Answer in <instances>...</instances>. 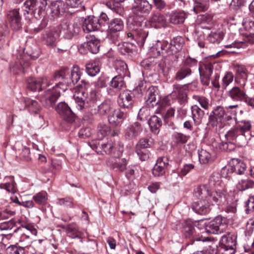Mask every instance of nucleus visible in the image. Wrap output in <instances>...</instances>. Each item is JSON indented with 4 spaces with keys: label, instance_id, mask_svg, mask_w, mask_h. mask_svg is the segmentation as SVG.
Returning a JSON list of instances; mask_svg holds the SVG:
<instances>
[{
    "label": "nucleus",
    "instance_id": "nucleus-46",
    "mask_svg": "<svg viewBox=\"0 0 254 254\" xmlns=\"http://www.w3.org/2000/svg\"><path fill=\"white\" fill-rule=\"evenodd\" d=\"M235 122L236 123L235 128L237 130L245 132L250 130L251 128V124L248 121H237L235 120Z\"/></svg>",
    "mask_w": 254,
    "mask_h": 254
},
{
    "label": "nucleus",
    "instance_id": "nucleus-10",
    "mask_svg": "<svg viewBox=\"0 0 254 254\" xmlns=\"http://www.w3.org/2000/svg\"><path fill=\"white\" fill-rule=\"evenodd\" d=\"M60 37V32L57 30H52L43 34L42 42L49 48H55Z\"/></svg>",
    "mask_w": 254,
    "mask_h": 254
},
{
    "label": "nucleus",
    "instance_id": "nucleus-2",
    "mask_svg": "<svg viewBox=\"0 0 254 254\" xmlns=\"http://www.w3.org/2000/svg\"><path fill=\"white\" fill-rule=\"evenodd\" d=\"M183 46L182 39L176 37L172 39L170 44L165 40H158L156 44L151 47V52L154 57L162 55H172L179 52Z\"/></svg>",
    "mask_w": 254,
    "mask_h": 254
},
{
    "label": "nucleus",
    "instance_id": "nucleus-31",
    "mask_svg": "<svg viewBox=\"0 0 254 254\" xmlns=\"http://www.w3.org/2000/svg\"><path fill=\"white\" fill-rule=\"evenodd\" d=\"M78 32V27L75 28L73 24L65 23L62 26L61 33L64 34L65 38L70 39L74 33Z\"/></svg>",
    "mask_w": 254,
    "mask_h": 254
},
{
    "label": "nucleus",
    "instance_id": "nucleus-40",
    "mask_svg": "<svg viewBox=\"0 0 254 254\" xmlns=\"http://www.w3.org/2000/svg\"><path fill=\"white\" fill-rule=\"evenodd\" d=\"M215 224L218 226L219 233L224 232L228 227V220L226 218L221 216H218L214 219Z\"/></svg>",
    "mask_w": 254,
    "mask_h": 254
},
{
    "label": "nucleus",
    "instance_id": "nucleus-45",
    "mask_svg": "<svg viewBox=\"0 0 254 254\" xmlns=\"http://www.w3.org/2000/svg\"><path fill=\"white\" fill-rule=\"evenodd\" d=\"M110 131V127L105 123H100L98 125L97 131V139L99 140L103 139Z\"/></svg>",
    "mask_w": 254,
    "mask_h": 254
},
{
    "label": "nucleus",
    "instance_id": "nucleus-28",
    "mask_svg": "<svg viewBox=\"0 0 254 254\" xmlns=\"http://www.w3.org/2000/svg\"><path fill=\"white\" fill-rule=\"evenodd\" d=\"M191 117L194 125L199 126L202 123V120L204 115V112L197 105H193L191 108Z\"/></svg>",
    "mask_w": 254,
    "mask_h": 254
},
{
    "label": "nucleus",
    "instance_id": "nucleus-51",
    "mask_svg": "<svg viewBox=\"0 0 254 254\" xmlns=\"http://www.w3.org/2000/svg\"><path fill=\"white\" fill-rule=\"evenodd\" d=\"M133 47L131 43L123 42L118 45V49L123 55L129 54L132 52Z\"/></svg>",
    "mask_w": 254,
    "mask_h": 254
},
{
    "label": "nucleus",
    "instance_id": "nucleus-43",
    "mask_svg": "<svg viewBox=\"0 0 254 254\" xmlns=\"http://www.w3.org/2000/svg\"><path fill=\"white\" fill-rule=\"evenodd\" d=\"M157 91L154 87H149L147 90V97L146 102L147 104H152V106L157 104L158 101L157 100Z\"/></svg>",
    "mask_w": 254,
    "mask_h": 254
},
{
    "label": "nucleus",
    "instance_id": "nucleus-44",
    "mask_svg": "<svg viewBox=\"0 0 254 254\" xmlns=\"http://www.w3.org/2000/svg\"><path fill=\"white\" fill-rule=\"evenodd\" d=\"M199 160L201 164H207L212 161V157L210 153L207 150L201 149L198 152Z\"/></svg>",
    "mask_w": 254,
    "mask_h": 254
},
{
    "label": "nucleus",
    "instance_id": "nucleus-62",
    "mask_svg": "<svg viewBox=\"0 0 254 254\" xmlns=\"http://www.w3.org/2000/svg\"><path fill=\"white\" fill-rule=\"evenodd\" d=\"M57 203L60 205H65L69 208L73 207V199L69 197L60 198Z\"/></svg>",
    "mask_w": 254,
    "mask_h": 254
},
{
    "label": "nucleus",
    "instance_id": "nucleus-23",
    "mask_svg": "<svg viewBox=\"0 0 254 254\" xmlns=\"http://www.w3.org/2000/svg\"><path fill=\"white\" fill-rule=\"evenodd\" d=\"M151 9V5L146 0L135 3L132 6L133 12L138 15L142 13H148Z\"/></svg>",
    "mask_w": 254,
    "mask_h": 254
},
{
    "label": "nucleus",
    "instance_id": "nucleus-30",
    "mask_svg": "<svg viewBox=\"0 0 254 254\" xmlns=\"http://www.w3.org/2000/svg\"><path fill=\"white\" fill-rule=\"evenodd\" d=\"M149 144H136V152L141 161H145L149 158V151L147 149Z\"/></svg>",
    "mask_w": 254,
    "mask_h": 254
},
{
    "label": "nucleus",
    "instance_id": "nucleus-25",
    "mask_svg": "<svg viewBox=\"0 0 254 254\" xmlns=\"http://www.w3.org/2000/svg\"><path fill=\"white\" fill-rule=\"evenodd\" d=\"M195 226L199 229L205 228V231L209 233L214 234L219 233L218 226L215 224L213 220L209 222L207 224L203 220H200L197 223V225Z\"/></svg>",
    "mask_w": 254,
    "mask_h": 254
},
{
    "label": "nucleus",
    "instance_id": "nucleus-39",
    "mask_svg": "<svg viewBox=\"0 0 254 254\" xmlns=\"http://www.w3.org/2000/svg\"><path fill=\"white\" fill-rule=\"evenodd\" d=\"M25 107L32 114H38L41 109V106L35 100L28 99L25 101Z\"/></svg>",
    "mask_w": 254,
    "mask_h": 254
},
{
    "label": "nucleus",
    "instance_id": "nucleus-64",
    "mask_svg": "<svg viewBox=\"0 0 254 254\" xmlns=\"http://www.w3.org/2000/svg\"><path fill=\"white\" fill-rule=\"evenodd\" d=\"M194 165L192 164H185L181 169L180 172L178 176L182 177L186 176L191 170L193 169Z\"/></svg>",
    "mask_w": 254,
    "mask_h": 254
},
{
    "label": "nucleus",
    "instance_id": "nucleus-61",
    "mask_svg": "<svg viewBox=\"0 0 254 254\" xmlns=\"http://www.w3.org/2000/svg\"><path fill=\"white\" fill-rule=\"evenodd\" d=\"M173 137L177 143H186L188 141L190 136L181 133L176 132L173 134Z\"/></svg>",
    "mask_w": 254,
    "mask_h": 254
},
{
    "label": "nucleus",
    "instance_id": "nucleus-5",
    "mask_svg": "<svg viewBox=\"0 0 254 254\" xmlns=\"http://www.w3.org/2000/svg\"><path fill=\"white\" fill-rule=\"evenodd\" d=\"M123 148V146L118 147L113 153L117 156L110 157L107 161V165L115 171L122 172L126 169L127 163L126 159L119 157L122 155Z\"/></svg>",
    "mask_w": 254,
    "mask_h": 254
},
{
    "label": "nucleus",
    "instance_id": "nucleus-50",
    "mask_svg": "<svg viewBox=\"0 0 254 254\" xmlns=\"http://www.w3.org/2000/svg\"><path fill=\"white\" fill-rule=\"evenodd\" d=\"M86 70L87 74L91 76L96 75L99 72L100 68L96 62H91L86 64Z\"/></svg>",
    "mask_w": 254,
    "mask_h": 254
},
{
    "label": "nucleus",
    "instance_id": "nucleus-9",
    "mask_svg": "<svg viewBox=\"0 0 254 254\" xmlns=\"http://www.w3.org/2000/svg\"><path fill=\"white\" fill-rule=\"evenodd\" d=\"M215 63L213 64L206 62L201 64L198 68L200 76L201 82L204 85L207 86L210 82V78L213 72V68Z\"/></svg>",
    "mask_w": 254,
    "mask_h": 254
},
{
    "label": "nucleus",
    "instance_id": "nucleus-18",
    "mask_svg": "<svg viewBox=\"0 0 254 254\" xmlns=\"http://www.w3.org/2000/svg\"><path fill=\"white\" fill-rule=\"evenodd\" d=\"M100 46V41L95 37H91V39L84 42L80 46L79 50L81 51L83 48L85 50V52L88 51L93 54H96L99 51Z\"/></svg>",
    "mask_w": 254,
    "mask_h": 254
},
{
    "label": "nucleus",
    "instance_id": "nucleus-56",
    "mask_svg": "<svg viewBox=\"0 0 254 254\" xmlns=\"http://www.w3.org/2000/svg\"><path fill=\"white\" fill-rule=\"evenodd\" d=\"M215 146H213L216 148L217 151L233 150L236 147V144H214Z\"/></svg>",
    "mask_w": 254,
    "mask_h": 254
},
{
    "label": "nucleus",
    "instance_id": "nucleus-21",
    "mask_svg": "<svg viewBox=\"0 0 254 254\" xmlns=\"http://www.w3.org/2000/svg\"><path fill=\"white\" fill-rule=\"evenodd\" d=\"M128 38L134 39L137 44L141 47L144 45L145 41L148 35V32L144 30H139L133 32H128L127 34Z\"/></svg>",
    "mask_w": 254,
    "mask_h": 254
},
{
    "label": "nucleus",
    "instance_id": "nucleus-13",
    "mask_svg": "<svg viewBox=\"0 0 254 254\" xmlns=\"http://www.w3.org/2000/svg\"><path fill=\"white\" fill-rule=\"evenodd\" d=\"M88 146L97 154H111L118 147H120V144H88Z\"/></svg>",
    "mask_w": 254,
    "mask_h": 254
},
{
    "label": "nucleus",
    "instance_id": "nucleus-14",
    "mask_svg": "<svg viewBox=\"0 0 254 254\" xmlns=\"http://www.w3.org/2000/svg\"><path fill=\"white\" fill-rule=\"evenodd\" d=\"M212 187L210 186V180L208 184L196 187L193 190L194 197L200 200H208Z\"/></svg>",
    "mask_w": 254,
    "mask_h": 254
},
{
    "label": "nucleus",
    "instance_id": "nucleus-33",
    "mask_svg": "<svg viewBox=\"0 0 254 254\" xmlns=\"http://www.w3.org/2000/svg\"><path fill=\"white\" fill-rule=\"evenodd\" d=\"M37 5L35 12V17L39 19L45 14V9L47 5V0H36Z\"/></svg>",
    "mask_w": 254,
    "mask_h": 254
},
{
    "label": "nucleus",
    "instance_id": "nucleus-32",
    "mask_svg": "<svg viewBox=\"0 0 254 254\" xmlns=\"http://www.w3.org/2000/svg\"><path fill=\"white\" fill-rule=\"evenodd\" d=\"M254 188V181L249 178H243L239 180L236 184V188L240 191Z\"/></svg>",
    "mask_w": 254,
    "mask_h": 254
},
{
    "label": "nucleus",
    "instance_id": "nucleus-7",
    "mask_svg": "<svg viewBox=\"0 0 254 254\" xmlns=\"http://www.w3.org/2000/svg\"><path fill=\"white\" fill-rule=\"evenodd\" d=\"M225 111L222 106L216 107L211 113L209 117V123L213 127H221L224 122Z\"/></svg>",
    "mask_w": 254,
    "mask_h": 254
},
{
    "label": "nucleus",
    "instance_id": "nucleus-38",
    "mask_svg": "<svg viewBox=\"0 0 254 254\" xmlns=\"http://www.w3.org/2000/svg\"><path fill=\"white\" fill-rule=\"evenodd\" d=\"M209 5V0H197L194 1L193 9L196 13H197L207 10Z\"/></svg>",
    "mask_w": 254,
    "mask_h": 254
},
{
    "label": "nucleus",
    "instance_id": "nucleus-34",
    "mask_svg": "<svg viewBox=\"0 0 254 254\" xmlns=\"http://www.w3.org/2000/svg\"><path fill=\"white\" fill-rule=\"evenodd\" d=\"M125 118L124 114L120 110H116L109 117V122L112 126L118 125Z\"/></svg>",
    "mask_w": 254,
    "mask_h": 254
},
{
    "label": "nucleus",
    "instance_id": "nucleus-22",
    "mask_svg": "<svg viewBox=\"0 0 254 254\" xmlns=\"http://www.w3.org/2000/svg\"><path fill=\"white\" fill-rule=\"evenodd\" d=\"M132 93L130 91L125 90L120 93L118 99V103L121 107L129 108L133 103Z\"/></svg>",
    "mask_w": 254,
    "mask_h": 254
},
{
    "label": "nucleus",
    "instance_id": "nucleus-27",
    "mask_svg": "<svg viewBox=\"0 0 254 254\" xmlns=\"http://www.w3.org/2000/svg\"><path fill=\"white\" fill-rule=\"evenodd\" d=\"M236 70V78L235 81L237 83H240L239 80V78L243 80V83L241 84L242 86L244 87L246 85V81L248 78V70L244 65H237L235 66Z\"/></svg>",
    "mask_w": 254,
    "mask_h": 254
},
{
    "label": "nucleus",
    "instance_id": "nucleus-24",
    "mask_svg": "<svg viewBox=\"0 0 254 254\" xmlns=\"http://www.w3.org/2000/svg\"><path fill=\"white\" fill-rule=\"evenodd\" d=\"M232 171L237 174L243 175L247 169V165L238 159L233 158L229 162Z\"/></svg>",
    "mask_w": 254,
    "mask_h": 254
},
{
    "label": "nucleus",
    "instance_id": "nucleus-35",
    "mask_svg": "<svg viewBox=\"0 0 254 254\" xmlns=\"http://www.w3.org/2000/svg\"><path fill=\"white\" fill-rule=\"evenodd\" d=\"M163 158H159L153 169L152 173L155 176L162 175L165 173V168L167 165Z\"/></svg>",
    "mask_w": 254,
    "mask_h": 254
},
{
    "label": "nucleus",
    "instance_id": "nucleus-48",
    "mask_svg": "<svg viewBox=\"0 0 254 254\" xmlns=\"http://www.w3.org/2000/svg\"><path fill=\"white\" fill-rule=\"evenodd\" d=\"M173 93L177 95L178 98L185 100L187 98L186 87L179 84L174 85Z\"/></svg>",
    "mask_w": 254,
    "mask_h": 254
},
{
    "label": "nucleus",
    "instance_id": "nucleus-53",
    "mask_svg": "<svg viewBox=\"0 0 254 254\" xmlns=\"http://www.w3.org/2000/svg\"><path fill=\"white\" fill-rule=\"evenodd\" d=\"M33 199L38 204L44 205L48 199V195L46 192H40L33 196Z\"/></svg>",
    "mask_w": 254,
    "mask_h": 254
},
{
    "label": "nucleus",
    "instance_id": "nucleus-37",
    "mask_svg": "<svg viewBox=\"0 0 254 254\" xmlns=\"http://www.w3.org/2000/svg\"><path fill=\"white\" fill-rule=\"evenodd\" d=\"M125 84L124 77L121 75L115 76L110 82V86L116 92L120 91L125 86Z\"/></svg>",
    "mask_w": 254,
    "mask_h": 254
},
{
    "label": "nucleus",
    "instance_id": "nucleus-58",
    "mask_svg": "<svg viewBox=\"0 0 254 254\" xmlns=\"http://www.w3.org/2000/svg\"><path fill=\"white\" fill-rule=\"evenodd\" d=\"M117 69L120 73V75L123 77L127 73L128 68L127 64L124 61H118L116 63Z\"/></svg>",
    "mask_w": 254,
    "mask_h": 254
},
{
    "label": "nucleus",
    "instance_id": "nucleus-52",
    "mask_svg": "<svg viewBox=\"0 0 254 254\" xmlns=\"http://www.w3.org/2000/svg\"><path fill=\"white\" fill-rule=\"evenodd\" d=\"M6 254H25L24 248L17 245H10L6 249Z\"/></svg>",
    "mask_w": 254,
    "mask_h": 254
},
{
    "label": "nucleus",
    "instance_id": "nucleus-55",
    "mask_svg": "<svg viewBox=\"0 0 254 254\" xmlns=\"http://www.w3.org/2000/svg\"><path fill=\"white\" fill-rule=\"evenodd\" d=\"M191 71L188 67H182L176 73L175 78L178 80H182L190 75Z\"/></svg>",
    "mask_w": 254,
    "mask_h": 254
},
{
    "label": "nucleus",
    "instance_id": "nucleus-11",
    "mask_svg": "<svg viewBox=\"0 0 254 254\" xmlns=\"http://www.w3.org/2000/svg\"><path fill=\"white\" fill-rule=\"evenodd\" d=\"M7 19L14 30H19L22 26L21 18L17 9H11L7 13Z\"/></svg>",
    "mask_w": 254,
    "mask_h": 254
},
{
    "label": "nucleus",
    "instance_id": "nucleus-12",
    "mask_svg": "<svg viewBox=\"0 0 254 254\" xmlns=\"http://www.w3.org/2000/svg\"><path fill=\"white\" fill-rule=\"evenodd\" d=\"M220 247L228 254H233L235 253L236 242L235 238L230 234L223 235L220 241Z\"/></svg>",
    "mask_w": 254,
    "mask_h": 254
},
{
    "label": "nucleus",
    "instance_id": "nucleus-47",
    "mask_svg": "<svg viewBox=\"0 0 254 254\" xmlns=\"http://www.w3.org/2000/svg\"><path fill=\"white\" fill-rule=\"evenodd\" d=\"M186 18V13L183 12L172 14L170 17V22L174 24L183 23Z\"/></svg>",
    "mask_w": 254,
    "mask_h": 254
},
{
    "label": "nucleus",
    "instance_id": "nucleus-17",
    "mask_svg": "<svg viewBox=\"0 0 254 254\" xmlns=\"http://www.w3.org/2000/svg\"><path fill=\"white\" fill-rule=\"evenodd\" d=\"M210 202L208 200H200L194 202L192 204V209L199 214H205L210 209Z\"/></svg>",
    "mask_w": 254,
    "mask_h": 254
},
{
    "label": "nucleus",
    "instance_id": "nucleus-57",
    "mask_svg": "<svg viewBox=\"0 0 254 254\" xmlns=\"http://www.w3.org/2000/svg\"><path fill=\"white\" fill-rule=\"evenodd\" d=\"M112 108V104L110 101H106L98 106L99 112L102 115L108 113Z\"/></svg>",
    "mask_w": 254,
    "mask_h": 254
},
{
    "label": "nucleus",
    "instance_id": "nucleus-19",
    "mask_svg": "<svg viewBox=\"0 0 254 254\" xmlns=\"http://www.w3.org/2000/svg\"><path fill=\"white\" fill-rule=\"evenodd\" d=\"M243 88L238 86H234L228 92V96L234 101H242L246 97V92Z\"/></svg>",
    "mask_w": 254,
    "mask_h": 254
},
{
    "label": "nucleus",
    "instance_id": "nucleus-1",
    "mask_svg": "<svg viewBox=\"0 0 254 254\" xmlns=\"http://www.w3.org/2000/svg\"><path fill=\"white\" fill-rule=\"evenodd\" d=\"M80 78V70L78 66H74L72 70L68 68H62L55 73L54 79L58 81L52 90H47L41 98V102L48 108L53 107L61 92L65 91L68 86L75 84Z\"/></svg>",
    "mask_w": 254,
    "mask_h": 254
},
{
    "label": "nucleus",
    "instance_id": "nucleus-41",
    "mask_svg": "<svg viewBox=\"0 0 254 254\" xmlns=\"http://www.w3.org/2000/svg\"><path fill=\"white\" fill-rule=\"evenodd\" d=\"M148 124L151 130L154 133L158 132V129L162 125V122L156 116H152L148 121Z\"/></svg>",
    "mask_w": 254,
    "mask_h": 254
},
{
    "label": "nucleus",
    "instance_id": "nucleus-3",
    "mask_svg": "<svg viewBox=\"0 0 254 254\" xmlns=\"http://www.w3.org/2000/svg\"><path fill=\"white\" fill-rule=\"evenodd\" d=\"M210 186L212 187L208 199L211 204H226L227 191L217 176H212L210 177Z\"/></svg>",
    "mask_w": 254,
    "mask_h": 254
},
{
    "label": "nucleus",
    "instance_id": "nucleus-60",
    "mask_svg": "<svg viewBox=\"0 0 254 254\" xmlns=\"http://www.w3.org/2000/svg\"><path fill=\"white\" fill-rule=\"evenodd\" d=\"M233 74L231 72H228L224 76L222 79V86L226 88L233 80Z\"/></svg>",
    "mask_w": 254,
    "mask_h": 254
},
{
    "label": "nucleus",
    "instance_id": "nucleus-29",
    "mask_svg": "<svg viewBox=\"0 0 254 254\" xmlns=\"http://www.w3.org/2000/svg\"><path fill=\"white\" fill-rule=\"evenodd\" d=\"M124 28L123 21L120 18H114L109 23L108 30L109 33L112 34L122 31Z\"/></svg>",
    "mask_w": 254,
    "mask_h": 254
},
{
    "label": "nucleus",
    "instance_id": "nucleus-42",
    "mask_svg": "<svg viewBox=\"0 0 254 254\" xmlns=\"http://www.w3.org/2000/svg\"><path fill=\"white\" fill-rule=\"evenodd\" d=\"M124 0H117L113 2L110 1L106 3L107 6L114 10L117 14L122 15L124 13V8L122 7L120 2L123 1Z\"/></svg>",
    "mask_w": 254,
    "mask_h": 254
},
{
    "label": "nucleus",
    "instance_id": "nucleus-16",
    "mask_svg": "<svg viewBox=\"0 0 254 254\" xmlns=\"http://www.w3.org/2000/svg\"><path fill=\"white\" fill-rule=\"evenodd\" d=\"M0 189L11 194L15 193L17 187L14 177L11 176L5 177L2 182L0 183Z\"/></svg>",
    "mask_w": 254,
    "mask_h": 254
},
{
    "label": "nucleus",
    "instance_id": "nucleus-4",
    "mask_svg": "<svg viewBox=\"0 0 254 254\" xmlns=\"http://www.w3.org/2000/svg\"><path fill=\"white\" fill-rule=\"evenodd\" d=\"M75 103L79 110H82L88 107H93L97 101V95L94 90L88 92L81 88L75 92L73 95Z\"/></svg>",
    "mask_w": 254,
    "mask_h": 254
},
{
    "label": "nucleus",
    "instance_id": "nucleus-26",
    "mask_svg": "<svg viewBox=\"0 0 254 254\" xmlns=\"http://www.w3.org/2000/svg\"><path fill=\"white\" fill-rule=\"evenodd\" d=\"M142 129L139 123L135 122L128 127L126 131L125 137L127 139L131 140L138 135Z\"/></svg>",
    "mask_w": 254,
    "mask_h": 254
},
{
    "label": "nucleus",
    "instance_id": "nucleus-59",
    "mask_svg": "<svg viewBox=\"0 0 254 254\" xmlns=\"http://www.w3.org/2000/svg\"><path fill=\"white\" fill-rule=\"evenodd\" d=\"M193 99L197 101L200 106L205 110L208 109L209 107L208 99L206 97L198 95H193Z\"/></svg>",
    "mask_w": 254,
    "mask_h": 254
},
{
    "label": "nucleus",
    "instance_id": "nucleus-63",
    "mask_svg": "<svg viewBox=\"0 0 254 254\" xmlns=\"http://www.w3.org/2000/svg\"><path fill=\"white\" fill-rule=\"evenodd\" d=\"M36 0H27L24 3V6L29 9L32 10L35 16V9L36 8Z\"/></svg>",
    "mask_w": 254,
    "mask_h": 254
},
{
    "label": "nucleus",
    "instance_id": "nucleus-49",
    "mask_svg": "<svg viewBox=\"0 0 254 254\" xmlns=\"http://www.w3.org/2000/svg\"><path fill=\"white\" fill-rule=\"evenodd\" d=\"M66 232L67 236L72 239L79 238L81 235L80 232L75 225H69L66 228Z\"/></svg>",
    "mask_w": 254,
    "mask_h": 254
},
{
    "label": "nucleus",
    "instance_id": "nucleus-15",
    "mask_svg": "<svg viewBox=\"0 0 254 254\" xmlns=\"http://www.w3.org/2000/svg\"><path fill=\"white\" fill-rule=\"evenodd\" d=\"M149 22L150 25L155 28L165 27L167 25L166 17L160 13L153 14L150 18Z\"/></svg>",
    "mask_w": 254,
    "mask_h": 254
},
{
    "label": "nucleus",
    "instance_id": "nucleus-36",
    "mask_svg": "<svg viewBox=\"0 0 254 254\" xmlns=\"http://www.w3.org/2000/svg\"><path fill=\"white\" fill-rule=\"evenodd\" d=\"M207 38L210 43L218 44L223 38V33L220 29L215 30L210 33Z\"/></svg>",
    "mask_w": 254,
    "mask_h": 254
},
{
    "label": "nucleus",
    "instance_id": "nucleus-20",
    "mask_svg": "<svg viewBox=\"0 0 254 254\" xmlns=\"http://www.w3.org/2000/svg\"><path fill=\"white\" fill-rule=\"evenodd\" d=\"M98 19L93 16H90L84 19L82 24L83 30L86 33L94 31L98 29Z\"/></svg>",
    "mask_w": 254,
    "mask_h": 254
},
{
    "label": "nucleus",
    "instance_id": "nucleus-8",
    "mask_svg": "<svg viewBox=\"0 0 254 254\" xmlns=\"http://www.w3.org/2000/svg\"><path fill=\"white\" fill-rule=\"evenodd\" d=\"M56 111L64 121L70 124L74 122L75 115L65 102L59 103L56 108Z\"/></svg>",
    "mask_w": 254,
    "mask_h": 254
},
{
    "label": "nucleus",
    "instance_id": "nucleus-54",
    "mask_svg": "<svg viewBox=\"0 0 254 254\" xmlns=\"http://www.w3.org/2000/svg\"><path fill=\"white\" fill-rule=\"evenodd\" d=\"M182 225L186 237H189L193 233L194 229L191 221L190 220H186L183 223Z\"/></svg>",
    "mask_w": 254,
    "mask_h": 254
},
{
    "label": "nucleus",
    "instance_id": "nucleus-6",
    "mask_svg": "<svg viewBox=\"0 0 254 254\" xmlns=\"http://www.w3.org/2000/svg\"><path fill=\"white\" fill-rule=\"evenodd\" d=\"M27 87L31 91H41L46 87L49 86L53 84L52 81L53 80L50 79L49 77H44L36 79L33 77L28 78Z\"/></svg>",
    "mask_w": 254,
    "mask_h": 254
}]
</instances>
